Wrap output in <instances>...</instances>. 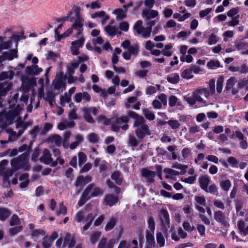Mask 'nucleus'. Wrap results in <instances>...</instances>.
Returning <instances> with one entry per match:
<instances>
[{
	"label": "nucleus",
	"instance_id": "f257e3e1",
	"mask_svg": "<svg viewBox=\"0 0 248 248\" xmlns=\"http://www.w3.org/2000/svg\"><path fill=\"white\" fill-rule=\"evenodd\" d=\"M22 107L18 105L16 107H11L4 113H0V128L6 129L7 126L16 122V127L19 129L18 136H20L31 125L29 122H24L19 117Z\"/></svg>",
	"mask_w": 248,
	"mask_h": 248
},
{
	"label": "nucleus",
	"instance_id": "f03ea898",
	"mask_svg": "<svg viewBox=\"0 0 248 248\" xmlns=\"http://www.w3.org/2000/svg\"><path fill=\"white\" fill-rule=\"evenodd\" d=\"M29 154L25 153L21 154L18 157L14 158L11 160L12 169H8L6 171V174L4 176V182H8L9 177L12 176L13 172L20 169L28 170L29 169Z\"/></svg>",
	"mask_w": 248,
	"mask_h": 248
},
{
	"label": "nucleus",
	"instance_id": "7ed1b4c3",
	"mask_svg": "<svg viewBox=\"0 0 248 248\" xmlns=\"http://www.w3.org/2000/svg\"><path fill=\"white\" fill-rule=\"evenodd\" d=\"M129 117L135 119L134 126L136 128L135 133L138 138L143 139L146 135H150V132L147 125L145 124V120L142 116H139L133 111L128 113Z\"/></svg>",
	"mask_w": 248,
	"mask_h": 248
},
{
	"label": "nucleus",
	"instance_id": "20e7f679",
	"mask_svg": "<svg viewBox=\"0 0 248 248\" xmlns=\"http://www.w3.org/2000/svg\"><path fill=\"white\" fill-rule=\"evenodd\" d=\"M71 135V133L70 131H66L64 132L63 134L62 146L65 149H67L68 148H70L71 150H74L79 144L81 143L83 141V138L82 135L80 134H77L74 137L75 141L69 144V140Z\"/></svg>",
	"mask_w": 248,
	"mask_h": 248
},
{
	"label": "nucleus",
	"instance_id": "39448f33",
	"mask_svg": "<svg viewBox=\"0 0 248 248\" xmlns=\"http://www.w3.org/2000/svg\"><path fill=\"white\" fill-rule=\"evenodd\" d=\"M74 10L75 13V16L72 17L70 20L71 21L74 22L72 27L78 31V34H80L83 30L84 19L80 16V8L78 7H75Z\"/></svg>",
	"mask_w": 248,
	"mask_h": 248
},
{
	"label": "nucleus",
	"instance_id": "423d86ee",
	"mask_svg": "<svg viewBox=\"0 0 248 248\" xmlns=\"http://www.w3.org/2000/svg\"><path fill=\"white\" fill-rule=\"evenodd\" d=\"M239 12V7L233 8L228 11L227 15L228 16L232 17L231 20L226 22L224 25H227L228 27H234L238 25L240 23L239 20V15H236Z\"/></svg>",
	"mask_w": 248,
	"mask_h": 248
},
{
	"label": "nucleus",
	"instance_id": "0eeeda50",
	"mask_svg": "<svg viewBox=\"0 0 248 248\" xmlns=\"http://www.w3.org/2000/svg\"><path fill=\"white\" fill-rule=\"evenodd\" d=\"M142 23L141 20L137 21L133 27L134 30L137 34L141 35L142 37L148 38L151 33V27L145 28L142 26Z\"/></svg>",
	"mask_w": 248,
	"mask_h": 248
},
{
	"label": "nucleus",
	"instance_id": "6e6552de",
	"mask_svg": "<svg viewBox=\"0 0 248 248\" xmlns=\"http://www.w3.org/2000/svg\"><path fill=\"white\" fill-rule=\"evenodd\" d=\"M84 196L90 199L92 197L101 196L103 194V191L100 188L91 184L88 186L84 191Z\"/></svg>",
	"mask_w": 248,
	"mask_h": 248
},
{
	"label": "nucleus",
	"instance_id": "1a4fd4ad",
	"mask_svg": "<svg viewBox=\"0 0 248 248\" xmlns=\"http://www.w3.org/2000/svg\"><path fill=\"white\" fill-rule=\"evenodd\" d=\"M65 78L64 77L62 73L57 74L54 81H53V85L54 89L56 90H62V92L66 88V83L64 82Z\"/></svg>",
	"mask_w": 248,
	"mask_h": 248
},
{
	"label": "nucleus",
	"instance_id": "9d476101",
	"mask_svg": "<svg viewBox=\"0 0 248 248\" xmlns=\"http://www.w3.org/2000/svg\"><path fill=\"white\" fill-rule=\"evenodd\" d=\"M214 218L217 222L223 226L225 227L229 226V218L222 211L220 210L215 211L214 214Z\"/></svg>",
	"mask_w": 248,
	"mask_h": 248
},
{
	"label": "nucleus",
	"instance_id": "9b49d317",
	"mask_svg": "<svg viewBox=\"0 0 248 248\" xmlns=\"http://www.w3.org/2000/svg\"><path fill=\"white\" fill-rule=\"evenodd\" d=\"M159 219L161 221L163 231L167 232L170 227L169 215L166 210H162L159 214Z\"/></svg>",
	"mask_w": 248,
	"mask_h": 248
},
{
	"label": "nucleus",
	"instance_id": "f8f14e48",
	"mask_svg": "<svg viewBox=\"0 0 248 248\" xmlns=\"http://www.w3.org/2000/svg\"><path fill=\"white\" fill-rule=\"evenodd\" d=\"M128 116H122L118 118L116 120V124L112 125V130L115 131H118L120 128L123 130H126L128 128V125L126 123L128 121Z\"/></svg>",
	"mask_w": 248,
	"mask_h": 248
},
{
	"label": "nucleus",
	"instance_id": "ddd939ff",
	"mask_svg": "<svg viewBox=\"0 0 248 248\" xmlns=\"http://www.w3.org/2000/svg\"><path fill=\"white\" fill-rule=\"evenodd\" d=\"M40 160L44 164L50 165L51 166L54 167L57 165V162H53L51 154L48 150L46 149L43 150L42 155Z\"/></svg>",
	"mask_w": 248,
	"mask_h": 248
},
{
	"label": "nucleus",
	"instance_id": "4468645a",
	"mask_svg": "<svg viewBox=\"0 0 248 248\" xmlns=\"http://www.w3.org/2000/svg\"><path fill=\"white\" fill-rule=\"evenodd\" d=\"M115 244L114 239H108L106 237H102L98 242L97 248H113Z\"/></svg>",
	"mask_w": 248,
	"mask_h": 248
},
{
	"label": "nucleus",
	"instance_id": "2eb2a0df",
	"mask_svg": "<svg viewBox=\"0 0 248 248\" xmlns=\"http://www.w3.org/2000/svg\"><path fill=\"white\" fill-rule=\"evenodd\" d=\"M84 41L85 39L83 38H81L71 43L70 49L73 55H78L79 54V49L82 47Z\"/></svg>",
	"mask_w": 248,
	"mask_h": 248
},
{
	"label": "nucleus",
	"instance_id": "dca6fc26",
	"mask_svg": "<svg viewBox=\"0 0 248 248\" xmlns=\"http://www.w3.org/2000/svg\"><path fill=\"white\" fill-rule=\"evenodd\" d=\"M117 248H139L138 243L136 240L132 242L123 240L119 242Z\"/></svg>",
	"mask_w": 248,
	"mask_h": 248
},
{
	"label": "nucleus",
	"instance_id": "f3484780",
	"mask_svg": "<svg viewBox=\"0 0 248 248\" xmlns=\"http://www.w3.org/2000/svg\"><path fill=\"white\" fill-rule=\"evenodd\" d=\"M91 17L93 19L97 17L99 18L100 19V22L102 24H105L107 21L109 19V16L103 11H100L92 14Z\"/></svg>",
	"mask_w": 248,
	"mask_h": 248
},
{
	"label": "nucleus",
	"instance_id": "a211bd4d",
	"mask_svg": "<svg viewBox=\"0 0 248 248\" xmlns=\"http://www.w3.org/2000/svg\"><path fill=\"white\" fill-rule=\"evenodd\" d=\"M16 49H12L9 51L4 52L0 57V61L4 60H12L17 57Z\"/></svg>",
	"mask_w": 248,
	"mask_h": 248
},
{
	"label": "nucleus",
	"instance_id": "6ab92c4d",
	"mask_svg": "<svg viewBox=\"0 0 248 248\" xmlns=\"http://www.w3.org/2000/svg\"><path fill=\"white\" fill-rule=\"evenodd\" d=\"M43 71V69L37 65H32L27 66L26 68V73L27 75H38Z\"/></svg>",
	"mask_w": 248,
	"mask_h": 248
},
{
	"label": "nucleus",
	"instance_id": "aec40b11",
	"mask_svg": "<svg viewBox=\"0 0 248 248\" xmlns=\"http://www.w3.org/2000/svg\"><path fill=\"white\" fill-rule=\"evenodd\" d=\"M142 16L147 19L155 18L158 16V12L156 10L145 9L142 11Z\"/></svg>",
	"mask_w": 248,
	"mask_h": 248
},
{
	"label": "nucleus",
	"instance_id": "412c9836",
	"mask_svg": "<svg viewBox=\"0 0 248 248\" xmlns=\"http://www.w3.org/2000/svg\"><path fill=\"white\" fill-rule=\"evenodd\" d=\"M21 80L23 85H25L28 87H33L36 84V79L33 77L29 78L27 76L22 75L21 76Z\"/></svg>",
	"mask_w": 248,
	"mask_h": 248
},
{
	"label": "nucleus",
	"instance_id": "4be33fe9",
	"mask_svg": "<svg viewBox=\"0 0 248 248\" xmlns=\"http://www.w3.org/2000/svg\"><path fill=\"white\" fill-rule=\"evenodd\" d=\"M12 88L11 83L2 82L0 84V97L6 94Z\"/></svg>",
	"mask_w": 248,
	"mask_h": 248
},
{
	"label": "nucleus",
	"instance_id": "5701e85b",
	"mask_svg": "<svg viewBox=\"0 0 248 248\" xmlns=\"http://www.w3.org/2000/svg\"><path fill=\"white\" fill-rule=\"evenodd\" d=\"M118 201L117 197L111 194H108L105 196L104 202L106 205L112 206L115 204Z\"/></svg>",
	"mask_w": 248,
	"mask_h": 248
},
{
	"label": "nucleus",
	"instance_id": "b1692460",
	"mask_svg": "<svg viewBox=\"0 0 248 248\" xmlns=\"http://www.w3.org/2000/svg\"><path fill=\"white\" fill-rule=\"evenodd\" d=\"M237 227L240 233L243 236H246L248 234V225H247L244 220H240L238 221Z\"/></svg>",
	"mask_w": 248,
	"mask_h": 248
},
{
	"label": "nucleus",
	"instance_id": "393cba45",
	"mask_svg": "<svg viewBox=\"0 0 248 248\" xmlns=\"http://www.w3.org/2000/svg\"><path fill=\"white\" fill-rule=\"evenodd\" d=\"M91 181L92 177L90 176H86L85 177L80 176L78 177L75 183V186H81L89 183Z\"/></svg>",
	"mask_w": 248,
	"mask_h": 248
},
{
	"label": "nucleus",
	"instance_id": "a878e982",
	"mask_svg": "<svg viewBox=\"0 0 248 248\" xmlns=\"http://www.w3.org/2000/svg\"><path fill=\"white\" fill-rule=\"evenodd\" d=\"M199 181L200 187L202 189L204 190L207 189V187L210 182L211 179L206 175H202L199 178Z\"/></svg>",
	"mask_w": 248,
	"mask_h": 248
},
{
	"label": "nucleus",
	"instance_id": "bb28decb",
	"mask_svg": "<svg viewBox=\"0 0 248 248\" xmlns=\"http://www.w3.org/2000/svg\"><path fill=\"white\" fill-rule=\"evenodd\" d=\"M47 141L50 143H54L57 146L60 147L62 144V137L58 135H54L50 136L47 139Z\"/></svg>",
	"mask_w": 248,
	"mask_h": 248
},
{
	"label": "nucleus",
	"instance_id": "cd10ccee",
	"mask_svg": "<svg viewBox=\"0 0 248 248\" xmlns=\"http://www.w3.org/2000/svg\"><path fill=\"white\" fill-rule=\"evenodd\" d=\"M141 173L142 175L147 179L150 182H152L155 176V171L148 170L147 169H142Z\"/></svg>",
	"mask_w": 248,
	"mask_h": 248
},
{
	"label": "nucleus",
	"instance_id": "c85d7f7f",
	"mask_svg": "<svg viewBox=\"0 0 248 248\" xmlns=\"http://www.w3.org/2000/svg\"><path fill=\"white\" fill-rule=\"evenodd\" d=\"M105 31L111 37H113L117 34H121V32L118 31V28L116 27L111 26L110 25L106 26L105 27Z\"/></svg>",
	"mask_w": 248,
	"mask_h": 248
},
{
	"label": "nucleus",
	"instance_id": "c756f323",
	"mask_svg": "<svg viewBox=\"0 0 248 248\" xmlns=\"http://www.w3.org/2000/svg\"><path fill=\"white\" fill-rule=\"evenodd\" d=\"M75 244V241L73 237L69 233H67L64 238L63 247L68 246L69 248H73Z\"/></svg>",
	"mask_w": 248,
	"mask_h": 248
},
{
	"label": "nucleus",
	"instance_id": "7c9ffc66",
	"mask_svg": "<svg viewBox=\"0 0 248 248\" xmlns=\"http://www.w3.org/2000/svg\"><path fill=\"white\" fill-rule=\"evenodd\" d=\"M94 217V216L93 213L88 214L84 218V221L86 223L85 225L83 227L84 231L87 230L92 224V221Z\"/></svg>",
	"mask_w": 248,
	"mask_h": 248
},
{
	"label": "nucleus",
	"instance_id": "2f4dec72",
	"mask_svg": "<svg viewBox=\"0 0 248 248\" xmlns=\"http://www.w3.org/2000/svg\"><path fill=\"white\" fill-rule=\"evenodd\" d=\"M117 221V219L116 217H112L109 218L105 227V230L107 232L111 230L116 224Z\"/></svg>",
	"mask_w": 248,
	"mask_h": 248
},
{
	"label": "nucleus",
	"instance_id": "473e14b6",
	"mask_svg": "<svg viewBox=\"0 0 248 248\" xmlns=\"http://www.w3.org/2000/svg\"><path fill=\"white\" fill-rule=\"evenodd\" d=\"M155 232H149V230H147L146 232V243L148 245H155V241L154 238Z\"/></svg>",
	"mask_w": 248,
	"mask_h": 248
},
{
	"label": "nucleus",
	"instance_id": "72a5a7b5",
	"mask_svg": "<svg viewBox=\"0 0 248 248\" xmlns=\"http://www.w3.org/2000/svg\"><path fill=\"white\" fill-rule=\"evenodd\" d=\"M113 13L116 15V20H121L123 19L126 16V11H124L122 9H116Z\"/></svg>",
	"mask_w": 248,
	"mask_h": 248
},
{
	"label": "nucleus",
	"instance_id": "f704fd0d",
	"mask_svg": "<svg viewBox=\"0 0 248 248\" xmlns=\"http://www.w3.org/2000/svg\"><path fill=\"white\" fill-rule=\"evenodd\" d=\"M101 235L99 231L93 232L90 235V241L92 244H95L99 240Z\"/></svg>",
	"mask_w": 248,
	"mask_h": 248
},
{
	"label": "nucleus",
	"instance_id": "c9c22d12",
	"mask_svg": "<svg viewBox=\"0 0 248 248\" xmlns=\"http://www.w3.org/2000/svg\"><path fill=\"white\" fill-rule=\"evenodd\" d=\"M164 172L166 174V177L167 178H172L174 176L180 174L179 171L169 168L165 169Z\"/></svg>",
	"mask_w": 248,
	"mask_h": 248
},
{
	"label": "nucleus",
	"instance_id": "e433bc0d",
	"mask_svg": "<svg viewBox=\"0 0 248 248\" xmlns=\"http://www.w3.org/2000/svg\"><path fill=\"white\" fill-rule=\"evenodd\" d=\"M72 105L73 106V108L68 113V118L70 120H76L78 118V114L76 113L78 108L76 106L73 105V103L70 104V107H71Z\"/></svg>",
	"mask_w": 248,
	"mask_h": 248
},
{
	"label": "nucleus",
	"instance_id": "4c0bfd02",
	"mask_svg": "<svg viewBox=\"0 0 248 248\" xmlns=\"http://www.w3.org/2000/svg\"><path fill=\"white\" fill-rule=\"evenodd\" d=\"M148 228L149 229V232H155V224L154 218L152 217H149L147 220Z\"/></svg>",
	"mask_w": 248,
	"mask_h": 248
},
{
	"label": "nucleus",
	"instance_id": "58836bf2",
	"mask_svg": "<svg viewBox=\"0 0 248 248\" xmlns=\"http://www.w3.org/2000/svg\"><path fill=\"white\" fill-rule=\"evenodd\" d=\"M103 0H97L94 1H93L90 3L86 4L87 8H91L93 9H99L101 6V2Z\"/></svg>",
	"mask_w": 248,
	"mask_h": 248
},
{
	"label": "nucleus",
	"instance_id": "ea45409f",
	"mask_svg": "<svg viewBox=\"0 0 248 248\" xmlns=\"http://www.w3.org/2000/svg\"><path fill=\"white\" fill-rule=\"evenodd\" d=\"M82 111L84 113V118L85 120L90 123H93L94 121L92 117L90 115V109L87 108H84L82 109Z\"/></svg>",
	"mask_w": 248,
	"mask_h": 248
},
{
	"label": "nucleus",
	"instance_id": "a19ab883",
	"mask_svg": "<svg viewBox=\"0 0 248 248\" xmlns=\"http://www.w3.org/2000/svg\"><path fill=\"white\" fill-rule=\"evenodd\" d=\"M111 178L115 181L118 185H121L122 182V177L119 171H115L111 175Z\"/></svg>",
	"mask_w": 248,
	"mask_h": 248
},
{
	"label": "nucleus",
	"instance_id": "79ce46f5",
	"mask_svg": "<svg viewBox=\"0 0 248 248\" xmlns=\"http://www.w3.org/2000/svg\"><path fill=\"white\" fill-rule=\"evenodd\" d=\"M201 95L199 89L195 91L193 93V96H194L196 101L205 105L206 104V102L201 97Z\"/></svg>",
	"mask_w": 248,
	"mask_h": 248
},
{
	"label": "nucleus",
	"instance_id": "37998d69",
	"mask_svg": "<svg viewBox=\"0 0 248 248\" xmlns=\"http://www.w3.org/2000/svg\"><path fill=\"white\" fill-rule=\"evenodd\" d=\"M167 80L172 84H176L179 81V76L176 73L171 74L167 77Z\"/></svg>",
	"mask_w": 248,
	"mask_h": 248
},
{
	"label": "nucleus",
	"instance_id": "c03bdc74",
	"mask_svg": "<svg viewBox=\"0 0 248 248\" xmlns=\"http://www.w3.org/2000/svg\"><path fill=\"white\" fill-rule=\"evenodd\" d=\"M207 67L209 69H216L220 67V63L218 60H212L207 62Z\"/></svg>",
	"mask_w": 248,
	"mask_h": 248
},
{
	"label": "nucleus",
	"instance_id": "a18cd8bd",
	"mask_svg": "<svg viewBox=\"0 0 248 248\" xmlns=\"http://www.w3.org/2000/svg\"><path fill=\"white\" fill-rule=\"evenodd\" d=\"M54 94L52 91H48L46 93V94L45 96H44V95L42 97H44V98L47 101L49 102L51 106L53 105V102L54 99Z\"/></svg>",
	"mask_w": 248,
	"mask_h": 248
},
{
	"label": "nucleus",
	"instance_id": "49530a36",
	"mask_svg": "<svg viewBox=\"0 0 248 248\" xmlns=\"http://www.w3.org/2000/svg\"><path fill=\"white\" fill-rule=\"evenodd\" d=\"M9 210L6 208H0V219L5 220L10 215Z\"/></svg>",
	"mask_w": 248,
	"mask_h": 248
},
{
	"label": "nucleus",
	"instance_id": "de8ad7c7",
	"mask_svg": "<svg viewBox=\"0 0 248 248\" xmlns=\"http://www.w3.org/2000/svg\"><path fill=\"white\" fill-rule=\"evenodd\" d=\"M172 168L174 169H179L180 170L179 173L180 174H184L186 171L187 166L185 165H182L179 163H175L172 166Z\"/></svg>",
	"mask_w": 248,
	"mask_h": 248
},
{
	"label": "nucleus",
	"instance_id": "09e8293b",
	"mask_svg": "<svg viewBox=\"0 0 248 248\" xmlns=\"http://www.w3.org/2000/svg\"><path fill=\"white\" fill-rule=\"evenodd\" d=\"M143 113L145 116V118L150 120L152 121L155 119V115L154 113L148 109L144 108L142 110Z\"/></svg>",
	"mask_w": 248,
	"mask_h": 248
},
{
	"label": "nucleus",
	"instance_id": "8fccbe9b",
	"mask_svg": "<svg viewBox=\"0 0 248 248\" xmlns=\"http://www.w3.org/2000/svg\"><path fill=\"white\" fill-rule=\"evenodd\" d=\"M14 73L12 71L4 72L0 74V80H3L6 79H11L13 78Z\"/></svg>",
	"mask_w": 248,
	"mask_h": 248
},
{
	"label": "nucleus",
	"instance_id": "3c124183",
	"mask_svg": "<svg viewBox=\"0 0 248 248\" xmlns=\"http://www.w3.org/2000/svg\"><path fill=\"white\" fill-rule=\"evenodd\" d=\"M169 104L170 107H174L175 105L180 106V102L175 96L171 95L169 98Z\"/></svg>",
	"mask_w": 248,
	"mask_h": 248
},
{
	"label": "nucleus",
	"instance_id": "603ef678",
	"mask_svg": "<svg viewBox=\"0 0 248 248\" xmlns=\"http://www.w3.org/2000/svg\"><path fill=\"white\" fill-rule=\"evenodd\" d=\"M8 164V161L6 159L2 160L0 162V175H2L4 177V175L6 174L5 171L7 170L6 169V167Z\"/></svg>",
	"mask_w": 248,
	"mask_h": 248
},
{
	"label": "nucleus",
	"instance_id": "864d4df0",
	"mask_svg": "<svg viewBox=\"0 0 248 248\" xmlns=\"http://www.w3.org/2000/svg\"><path fill=\"white\" fill-rule=\"evenodd\" d=\"M93 90L97 93H100V95L106 97L107 95V92L105 90L102 89L101 87L97 85H94L93 86Z\"/></svg>",
	"mask_w": 248,
	"mask_h": 248
},
{
	"label": "nucleus",
	"instance_id": "5fc2aeb1",
	"mask_svg": "<svg viewBox=\"0 0 248 248\" xmlns=\"http://www.w3.org/2000/svg\"><path fill=\"white\" fill-rule=\"evenodd\" d=\"M53 241L49 238V236H45L42 241V245L44 248H49Z\"/></svg>",
	"mask_w": 248,
	"mask_h": 248
},
{
	"label": "nucleus",
	"instance_id": "6e6d98bb",
	"mask_svg": "<svg viewBox=\"0 0 248 248\" xmlns=\"http://www.w3.org/2000/svg\"><path fill=\"white\" fill-rule=\"evenodd\" d=\"M10 224L11 226L19 225L21 224V220L17 215H14L11 217Z\"/></svg>",
	"mask_w": 248,
	"mask_h": 248
},
{
	"label": "nucleus",
	"instance_id": "4d7b16f0",
	"mask_svg": "<svg viewBox=\"0 0 248 248\" xmlns=\"http://www.w3.org/2000/svg\"><path fill=\"white\" fill-rule=\"evenodd\" d=\"M235 46L238 50L244 51L243 50L248 47V43L245 42H236Z\"/></svg>",
	"mask_w": 248,
	"mask_h": 248
},
{
	"label": "nucleus",
	"instance_id": "13d9d810",
	"mask_svg": "<svg viewBox=\"0 0 248 248\" xmlns=\"http://www.w3.org/2000/svg\"><path fill=\"white\" fill-rule=\"evenodd\" d=\"M6 132L9 133V140L13 141L16 140L19 136H18V134H16L15 131H14L10 129H5Z\"/></svg>",
	"mask_w": 248,
	"mask_h": 248
},
{
	"label": "nucleus",
	"instance_id": "bf43d9fd",
	"mask_svg": "<svg viewBox=\"0 0 248 248\" xmlns=\"http://www.w3.org/2000/svg\"><path fill=\"white\" fill-rule=\"evenodd\" d=\"M220 186L223 190L228 191L231 186V183L230 180H226L221 182Z\"/></svg>",
	"mask_w": 248,
	"mask_h": 248
},
{
	"label": "nucleus",
	"instance_id": "052dcab7",
	"mask_svg": "<svg viewBox=\"0 0 248 248\" xmlns=\"http://www.w3.org/2000/svg\"><path fill=\"white\" fill-rule=\"evenodd\" d=\"M196 203L199 205L205 206L206 205V199L203 196H196L194 197Z\"/></svg>",
	"mask_w": 248,
	"mask_h": 248
},
{
	"label": "nucleus",
	"instance_id": "680f3d73",
	"mask_svg": "<svg viewBox=\"0 0 248 248\" xmlns=\"http://www.w3.org/2000/svg\"><path fill=\"white\" fill-rule=\"evenodd\" d=\"M85 213L83 211L80 210L78 211L74 217L75 220L78 222H81L83 220V218L85 217Z\"/></svg>",
	"mask_w": 248,
	"mask_h": 248
},
{
	"label": "nucleus",
	"instance_id": "e2e57ef3",
	"mask_svg": "<svg viewBox=\"0 0 248 248\" xmlns=\"http://www.w3.org/2000/svg\"><path fill=\"white\" fill-rule=\"evenodd\" d=\"M181 76L183 78L187 79H190L193 78V75L192 70L190 69H185L183 71L181 74Z\"/></svg>",
	"mask_w": 248,
	"mask_h": 248
},
{
	"label": "nucleus",
	"instance_id": "0e129e2a",
	"mask_svg": "<svg viewBox=\"0 0 248 248\" xmlns=\"http://www.w3.org/2000/svg\"><path fill=\"white\" fill-rule=\"evenodd\" d=\"M236 82V79L234 77H231L227 81L226 89L228 90L231 89Z\"/></svg>",
	"mask_w": 248,
	"mask_h": 248
},
{
	"label": "nucleus",
	"instance_id": "69168bd1",
	"mask_svg": "<svg viewBox=\"0 0 248 248\" xmlns=\"http://www.w3.org/2000/svg\"><path fill=\"white\" fill-rule=\"evenodd\" d=\"M78 164L79 166H81L87 160L86 155L83 152H80L78 154Z\"/></svg>",
	"mask_w": 248,
	"mask_h": 248
},
{
	"label": "nucleus",
	"instance_id": "338daca9",
	"mask_svg": "<svg viewBox=\"0 0 248 248\" xmlns=\"http://www.w3.org/2000/svg\"><path fill=\"white\" fill-rule=\"evenodd\" d=\"M88 138L91 143H96L98 141L99 137L95 133H91L88 135Z\"/></svg>",
	"mask_w": 248,
	"mask_h": 248
},
{
	"label": "nucleus",
	"instance_id": "774afa93",
	"mask_svg": "<svg viewBox=\"0 0 248 248\" xmlns=\"http://www.w3.org/2000/svg\"><path fill=\"white\" fill-rule=\"evenodd\" d=\"M172 47L171 44H168L165 45L164 48L162 50V53L166 56L170 57L172 55L171 52L170 50Z\"/></svg>",
	"mask_w": 248,
	"mask_h": 248
}]
</instances>
